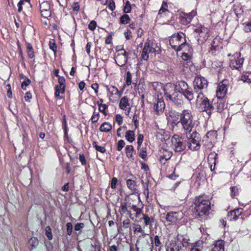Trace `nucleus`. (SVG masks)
<instances>
[{"label":"nucleus","instance_id":"e2e57ef3","mask_svg":"<svg viewBox=\"0 0 251 251\" xmlns=\"http://www.w3.org/2000/svg\"><path fill=\"white\" fill-rule=\"evenodd\" d=\"M67 232L69 235H71L73 231V225L71 223H67L66 224Z\"/></svg>","mask_w":251,"mask_h":251},{"label":"nucleus","instance_id":"338daca9","mask_svg":"<svg viewBox=\"0 0 251 251\" xmlns=\"http://www.w3.org/2000/svg\"><path fill=\"white\" fill-rule=\"evenodd\" d=\"M97 26V23L95 21H91L89 25H88V28L92 31H93L94 29H95Z\"/></svg>","mask_w":251,"mask_h":251},{"label":"nucleus","instance_id":"72a5a7b5","mask_svg":"<svg viewBox=\"0 0 251 251\" xmlns=\"http://www.w3.org/2000/svg\"><path fill=\"white\" fill-rule=\"evenodd\" d=\"M240 79L244 82H251V72H246L241 75Z\"/></svg>","mask_w":251,"mask_h":251},{"label":"nucleus","instance_id":"2f4dec72","mask_svg":"<svg viewBox=\"0 0 251 251\" xmlns=\"http://www.w3.org/2000/svg\"><path fill=\"white\" fill-rule=\"evenodd\" d=\"M125 138L130 143H132L135 140V134L133 130H127L125 134Z\"/></svg>","mask_w":251,"mask_h":251},{"label":"nucleus","instance_id":"4468645a","mask_svg":"<svg viewBox=\"0 0 251 251\" xmlns=\"http://www.w3.org/2000/svg\"><path fill=\"white\" fill-rule=\"evenodd\" d=\"M41 16L44 18H48L51 16L50 4L48 1H44L40 6Z\"/></svg>","mask_w":251,"mask_h":251},{"label":"nucleus","instance_id":"b1692460","mask_svg":"<svg viewBox=\"0 0 251 251\" xmlns=\"http://www.w3.org/2000/svg\"><path fill=\"white\" fill-rule=\"evenodd\" d=\"M224 241L223 240L217 241L210 251H224Z\"/></svg>","mask_w":251,"mask_h":251},{"label":"nucleus","instance_id":"4be33fe9","mask_svg":"<svg viewBox=\"0 0 251 251\" xmlns=\"http://www.w3.org/2000/svg\"><path fill=\"white\" fill-rule=\"evenodd\" d=\"M119 107L125 111H126L127 109H131L128 99L126 97H124L120 100Z\"/></svg>","mask_w":251,"mask_h":251},{"label":"nucleus","instance_id":"c85d7f7f","mask_svg":"<svg viewBox=\"0 0 251 251\" xmlns=\"http://www.w3.org/2000/svg\"><path fill=\"white\" fill-rule=\"evenodd\" d=\"M65 88L62 87L58 85H56L55 87V97L58 98L59 99H62V97L60 96L61 94L65 93Z\"/></svg>","mask_w":251,"mask_h":251},{"label":"nucleus","instance_id":"680f3d73","mask_svg":"<svg viewBox=\"0 0 251 251\" xmlns=\"http://www.w3.org/2000/svg\"><path fill=\"white\" fill-rule=\"evenodd\" d=\"M118 182V179L116 177H113L111 181V183L110 184V187L113 189H115L116 188V185Z\"/></svg>","mask_w":251,"mask_h":251},{"label":"nucleus","instance_id":"13d9d810","mask_svg":"<svg viewBox=\"0 0 251 251\" xmlns=\"http://www.w3.org/2000/svg\"><path fill=\"white\" fill-rule=\"evenodd\" d=\"M192 53L183 52L182 54L181 57L183 60L188 61L191 59V54Z\"/></svg>","mask_w":251,"mask_h":251},{"label":"nucleus","instance_id":"1a4fd4ad","mask_svg":"<svg viewBox=\"0 0 251 251\" xmlns=\"http://www.w3.org/2000/svg\"><path fill=\"white\" fill-rule=\"evenodd\" d=\"M171 142L172 147L176 152H181L186 147V142L178 135H174L171 139Z\"/></svg>","mask_w":251,"mask_h":251},{"label":"nucleus","instance_id":"6ab92c4d","mask_svg":"<svg viewBox=\"0 0 251 251\" xmlns=\"http://www.w3.org/2000/svg\"><path fill=\"white\" fill-rule=\"evenodd\" d=\"M203 244L202 240H198L193 243H188V247L190 251H202Z\"/></svg>","mask_w":251,"mask_h":251},{"label":"nucleus","instance_id":"052dcab7","mask_svg":"<svg viewBox=\"0 0 251 251\" xmlns=\"http://www.w3.org/2000/svg\"><path fill=\"white\" fill-rule=\"evenodd\" d=\"M125 146V142L123 140H120L118 141L117 144V150L120 151Z\"/></svg>","mask_w":251,"mask_h":251},{"label":"nucleus","instance_id":"a19ab883","mask_svg":"<svg viewBox=\"0 0 251 251\" xmlns=\"http://www.w3.org/2000/svg\"><path fill=\"white\" fill-rule=\"evenodd\" d=\"M97 104L99 105V110L103 113L105 116L107 115V113L105 111L106 109L108 108V105L106 104L100 103L99 101L97 102Z\"/></svg>","mask_w":251,"mask_h":251},{"label":"nucleus","instance_id":"09e8293b","mask_svg":"<svg viewBox=\"0 0 251 251\" xmlns=\"http://www.w3.org/2000/svg\"><path fill=\"white\" fill-rule=\"evenodd\" d=\"M235 213H236V212H234L233 210L228 212L227 215V219L231 221L237 220V216H236Z\"/></svg>","mask_w":251,"mask_h":251},{"label":"nucleus","instance_id":"0e129e2a","mask_svg":"<svg viewBox=\"0 0 251 251\" xmlns=\"http://www.w3.org/2000/svg\"><path fill=\"white\" fill-rule=\"evenodd\" d=\"M58 83L59 85L58 86L62 87H66L65 86V79L63 76H59L58 77Z\"/></svg>","mask_w":251,"mask_h":251},{"label":"nucleus","instance_id":"bb28decb","mask_svg":"<svg viewBox=\"0 0 251 251\" xmlns=\"http://www.w3.org/2000/svg\"><path fill=\"white\" fill-rule=\"evenodd\" d=\"M198 94L196 100V103L197 105H200L203 103V101H206L208 100L207 98L205 97L202 91L196 92Z\"/></svg>","mask_w":251,"mask_h":251},{"label":"nucleus","instance_id":"69168bd1","mask_svg":"<svg viewBox=\"0 0 251 251\" xmlns=\"http://www.w3.org/2000/svg\"><path fill=\"white\" fill-rule=\"evenodd\" d=\"M244 30L246 32L251 31V22L245 23Z\"/></svg>","mask_w":251,"mask_h":251},{"label":"nucleus","instance_id":"dca6fc26","mask_svg":"<svg viewBox=\"0 0 251 251\" xmlns=\"http://www.w3.org/2000/svg\"><path fill=\"white\" fill-rule=\"evenodd\" d=\"M165 107V104L162 99L158 98L155 100L153 107L155 114L158 115L162 114L164 111Z\"/></svg>","mask_w":251,"mask_h":251},{"label":"nucleus","instance_id":"de8ad7c7","mask_svg":"<svg viewBox=\"0 0 251 251\" xmlns=\"http://www.w3.org/2000/svg\"><path fill=\"white\" fill-rule=\"evenodd\" d=\"M131 203H128L127 202L124 201L122 202L121 203V205L120 206V208L121 209V211L124 213H125L127 211V207L130 206Z\"/></svg>","mask_w":251,"mask_h":251},{"label":"nucleus","instance_id":"e433bc0d","mask_svg":"<svg viewBox=\"0 0 251 251\" xmlns=\"http://www.w3.org/2000/svg\"><path fill=\"white\" fill-rule=\"evenodd\" d=\"M126 156L129 158L133 157L132 153L134 151V147L132 145H127L125 149Z\"/></svg>","mask_w":251,"mask_h":251},{"label":"nucleus","instance_id":"ddd939ff","mask_svg":"<svg viewBox=\"0 0 251 251\" xmlns=\"http://www.w3.org/2000/svg\"><path fill=\"white\" fill-rule=\"evenodd\" d=\"M234 59L230 61L229 66L232 69H237L240 70L244 62V58H240V53H235L234 54Z\"/></svg>","mask_w":251,"mask_h":251},{"label":"nucleus","instance_id":"6e6552de","mask_svg":"<svg viewBox=\"0 0 251 251\" xmlns=\"http://www.w3.org/2000/svg\"><path fill=\"white\" fill-rule=\"evenodd\" d=\"M129 53L123 48L116 50L115 54V61L116 64L120 67L124 66L128 59Z\"/></svg>","mask_w":251,"mask_h":251},{"label":"nucleus","instance_id":"603ef678","mask_svg":"<svg viewBox=\"0 0 251 251\" xmlns=\"http://www.w3.org/2000/svg\"><path fill=\"white\" fill-rule=\"evenodd\" d=\"M49 47L50 49H51L53 51L54 54H55L57 51V46L54 40H50L49 42Z\"/></svg>","mask_w":251,"mask_h":251},{"label":"nucleus","instance_id":"20e7f679","mask_svg":"<svg viewBox=\"0 0 251 251\" xmlns=\"http://www.w3.org/2000/svg\"><path fill=\"white\" fill-rule=\"evenodd\" d=\"M187 138V144L188 148L191 151H197L201 147L200 142L201 141V136L196 129L192 131L190 134L186 135Z\"/></svg>","mask_w":251,"mask_h":251},{"label":"nucleus","instance_id":"0eeeda50","mask_svg":"<svg viewBox=\"0 0 251 251\" xmlns=\"http://www.w3.org/2000/svg\"><path fill=\"white\" fill-rule=\"evenodd\" d=\"M185 39V35L182 32L175 34L171 36L169 40L170 45L174 50L178 52L180 51L181 43H183Z\"/></svg>","mask_w":251,"mask_h":251},{"label":"nucleus","instance_id":"bf43d9fd","mask_svg":"<svg viewBox=\"0 0 251 251\" xmlns=\"http://www.w3.org/2000/svg\"><path fill=\"white\" fill-rule=\"evenodd\" d=\"M31 83V81L28 78H26L25 80L22 83L21 87L24 90H26V87Z\"/></svg>","mask_w":251,"mask_h":251},{"label":"nucleus","instance_id":"473e14b6","mask_svg":"<svg viewBox=\"0 0 251 251\" xmlns=\"http://www.w3.org/2000/svg\"><path fill=\"white\" fill-rule=\"evenodd\" d=\"M233 9L237 17H240L243 13L242 7L239 4H234Z\"/></svg>","mask_w":251,"mask_h":251},{"label":"nucleus","instance_id":"2eb2a0df","mask_svg":"<svg viewBox=\"0 0 251 251\" xmlns=\"http://www.w3.org/2000/svg\"><path fill=\"white\" fill-rule=\"evenodd\" d=\"M196 15V12L192 11L189 13H182L180 17V22L183 25H187L192 20L193 18Z\"/></svg>","mask_w":251,"mask_h":251},{"label":"nucleus","instance_id":"412c9836","mask_svg":"<svg viewBox=\"0 0 251 251\" xmlns=\"http://www.w3.org/2000/svg\"><path fill=\"white\" fill-rule=\"evenodd\" d=\"M134 232H139L143 233L141 235L139 236V240L137 241V244H138V245H140L141 240L145 239V240L147 241V244H149V241H148V239L145 238L146 236L148 235V234L144 233V230L142 228L140 225H136L135 227L134 230Z\"/></svg>","mask_w":251,"mask_h":251},{"label":"nucleus","instance_id":"a211bd4d","mask_svg":"<svg viewBox=\"0 0 251 251\" xmlns=\"http://www.w3.org/2000/svg\"><path fill=\"white\" fill-rule=\"evenodd\" d=\"M212 102L213 105H214V112L215 111L221 112L224 110L225 105L223 99H214Z\"/></svg>","mask_w":251,"mask_h":251},{"label":"nucleus","instance_id":"c03bdc74","mask_svg":"<svg viewBox=\"0 0 251 251\" xmlns=\"http://www.w3.org/2000/svg\"><path fill=\"white\" fill-rule=\"evenodd\" d=\"M27 53L29 58H33L34 57V51L30 44H28L27 47Z\"/></svg>","mask_w":251,"mask_h":251},{"label":"nucleus","instance_id":"4c0bfd02","mask_svg":"<svg viewBox=\"0 0 251 251\" xmlns=\"http://www.w3.org/2000/svg\"><path fill=\"white\" fill-rule=\"evenodd\" d=\"M126 84L128 86L131 85L132 83L135 84V85L137 84V82H135L134 80L133 82L132 81V74L129 71L126 72Z\"/></svg>","mask_w":251,"mask_h":251},{"label":"nucleus","instance_id":"864d4df0","mask_svg":"<svg viewBox=\"0 0 251 251\" xmlns=\"http://www.w3.org/2000/svg\"><path fill=\"white\" fill-rule=\"evenodd\" d=\"M45 231L46 235L48 237V239L49 240H51L52 239V234L51 232V228L49 226H48L46 227Z\"/></svg>","mask_w":251,"mask_h":251},{"label":"nucleus","instance_id":"4d7b16f0","mask_svg":"<svg viewBox=\"0 0 251 251\" xmlns=\"http://www.w3.org/2000/svg\"><path fill=\"white\" fill-rule=\"evenodd\" d=\"M62 122H63V127L64 130V135H65V136L66 137L68 135V129H67V122H66V117H65V115L63 116V119Z\"/></svg>","mask_w":251,"mask_h":251},{"label":"nucleus","instance_id":"f3484780","mask_svg":"<svg viewBox=\"0 0 251 251\" xmlns=\"http://www.w3.org/2000/svg\"><path fill=\"white\" fill-rule=\"evenodd\" d=\"M200 106L201 110L205 112L209 116L214 112L213 102H210L208 100L206 101H203V103Z\"/></svg>","mask_w":251,"mask_h":251},{"label":"nucleus","instance_id":"39448f33","mask_svg":"<svg viewBox=\"0 0 251 251\" xmlns=\"http://www.w3.org/2000/svg\"><path fill=\"white\" fill-rule=\"evenodd\" d=\"M209 29L201 25H198L194 30V33L197 36V41L199 43H204L209 37Z\"/></svg>","mask_w":251,"mask_h":251},{"label":"nucleus","instance_id":"f257e3e1","mask_svg":"<svg viewBox=\"0 0 251 251\" xmlns=\"http://www.w3.org/2000/svg\"><path fill=\"white\" fill-rule=\"evenodd\" d=\"M189 86L184 81H178L176 85L167 83L164 87L165 96L167 99L170 100L177 106L183 103L182 93Z\"/></svg>","mask_w":251,"mask_h":251},{"label":"nucleus","instance_id":"9b49d317","mask_svg":"<svg viewBox=\"0 0 251 251\" xmlns=\"http://www.w3.org/2000/svg\"><path fill=\"white\" fill-rule=\"evenodd\" d=\"M166 119L168 122L171 123L175 125L179 123L180 114L176 111L172 109L167 110L165 113Z\"/></svg>","mask_w":251,"mask_h":251},{"label":"nucleus","instance_id":"79ce46f5","mask_svg":"<svg viewBox=\"0 0 251 251\" xmlns=\"http://www.w3.org/2000/svg\"><path fill=\"white\" fill-rule=\"evenodd\" d=\"M100 117L99 112L96 111V108L94 109L93 115L91 117V120L92 123H97Z\"/></svg>","mask_w":251,"mask_h":251},{"label":"nucleus","instance_id":"c756f323","mask_svg":"<svg viewBox=\"0 0 251 251\" xmlns=\"http://www.w3.org/2000/svg\"><path fill=\"white\" fill-rule=\"evenodd\" d=\"M126 183L127 187L130 190L133 192H135L136 190V182L135 180H132L131 179H127L126 180Z\"/></svg>","mask_w":251,"mask_h":251},{"label":"nucleus","instance_id":"a878e982","mask_svg":"<svg viewBox=\"0 0 251 251\" xmlns=\"http://www.w3.org/2000/svg\"><path fill=\"white\" fill-rule=\"evenodd\" d=\"M181 47L179 48L180 51L182 50L183 52L192 53L193 49L191 46L186 43V40H184L183 43H181Z\"/></svg>","mask_w":251,"mask_h":251},{"label":"nucleus","instance_id":"5fc2aeb1","mask_svg":"<svg viewBox=\"0 0 251 251\" xmlns=\"http://www.w3.org/2000/svg\"><path fill=\"white\" fill-rule=\"evenodd\" d=\"M143 215V219L144 221V223L146 226H148L151 224V222H152L153 219H152V220L151 219V218L148 216L147 215H145L144 214H142Z\"/></svg>","mask_w":251,"mask_h":251},{"label":"nucleus","instance_id":"cd10ccee","mask_svg":"<svg viewBox=\"0 0 251 251\" xmlns=\"http://www.w3.org/2000/svg\"><path fill=\"white\" fill-rule=\"evenodd\" d=\"M112 125L108 122H104L100 127V130L101 132H108L112 129Z\"/></svg>","mask_w":251,"mask_h":251},{"label":"nucleus","instance_id":"9d476101","mask_svg":"<svg viewBox=\"0 0 251 251\" xmlns=\"http://www.w3.org/2000/svg\"><path fill=\"white\" fill-rule=\"evenodd\" d=\"M207 80L201 75L196 76L193 82L194 89L195 92L202 91L203 89L207 88Z\"/></svg>","mask_w":251,"mask_h":251},{"label":"nucleus","instance_id":"8fccbe9b","mask_svg":"<svg viewBox=\"0 0 251 251\" xmlns=\"http://www.w3.org/2000/svg\"><path fill=\"white\" fill-rule=\"evenodd\" d=\"M130 19L128 15L124 14L120 18V22L122 24H126L130 22Z\"/></svg>","mask_w":251,"mask_h":251},{"label":"nucleus","instance_id":"393cba45","mask_svg":"<svg viewBox=\"0 0 251 251\" xmlns=\"http://www.w3.org/2000/svg\"><path fill=\"white\" fill-rule=\"evenodd\" d=\"M215 134V133L214 131H210L209 132H208L206 135L203 137V139L202 140V142H209V144L206 145V143L204 144V146H207V147L208 148H211L213 146V145L212 144V141H211V140H212V138H211V136L213 135H214Z\"/></svg>","mask_w":251,"mask_h":251},{"label":"nucleus","instance_id":"774afa93","mask_svg":"<svg viewBox=\"0 0 251 251\" xmlns=\"http://www.w3.org/2000/svg\"><path fill=\"white\" fill-rule=\"evenodd\" d=\"M108 7L111 11H113L115 8V2L113 0H109L108 1Z\"/></svg>","mask_w":251,"mask_h":251},{"label":"nucleus","instance_id":"7ed1b4c3","mask_svg":"<svg viewBox=\"0 0 251 251\" xmlns=\"http://www.w3.org/2000/svg\"><path fill=\"white\" fill-rule=\"evenodd\" d=\"M195 212L199 217L206 216L210 208L209 198L206 195H201L196 198L195 201Z\"/></svg>","mask_w":251,"mask_h":251},{"label":"nucleus","instance_id":"6e6d98bb","mask_svg":"<svg viewBox=\"0 0 251 251\" xmlns=\"http://www.w3.org/2000/svg\"><path fill=\"white\" fill-rule=\"evenodd\" d=\"M139 156L142 159L145 160L147 157V151L146 148H142L140 149Z\"/></svg>","mask_w":251,"mask_h":251},{"label":"nucleus","instance_id":"ea45409f","mask_svg":"<svg viewBox=\"0 0 251 251\" xmlns=\"http://www.w3.org/2000/svg\"><path fill=\"white\" fill-rule=\"evenodd\" d=\"M168 5L166 2H164L162 5V6L158 12V15H162L164 14L166 15L169 12V11L167 9Z\"/></svg>","mask_w":251,"mask_h":251},{"label":"nucleus","instance_id":"f704fd0d","mask_svg":"<svg viewBox=\"0 0 251 251\" xmlns=\"http://www.w3.org/2000/svg\"><path fill=\"white\" fill-rule=\"evenodd\" d=\"M106 89L110 94V97L114 95H118L119 94V91L115 86L112 85L107 86Z\"/></svg>","mask_w":251,"mask_h":251},{"label":"nucleus","instance_id":"423d86ee","mask_svg":"<svg viewBox=\"0 0 251 251\" xmlns=\"http://www.w3.org/2000/svg\"><path fill=\"white\" fill-rule=\"evenodd\" d=\"M184 238L181 235H177L176 238L169 242L166 247V251H183V247L184 244L183 243Z\"/></svg>","mask_w":251,"mask_h":251},{"label":"nucleus","instance_id":"f03ea898","mask_svg":"<svg viewBox=\"0 0 251 251\" xmlns=\"http://www.w3.org/2000/svg\"><path fill=\"white\" fill-rule=\"evenodd\" d=\"M179 123L181 124L182 129L186 135L190 134L196 129L197 125L194 120L192 111L190 109L183 110L180 113Z\"/></svg>","mask_w":251,"mask_h":251},{"label":"nucleus","instance_id":"aec40b11","mask_svg":"<svg viewBox=\"0 0 251 251\" xmlns=\"http://www.w3.org/2000/svg\"><path fill=\"white\" fill-rule=\"evenodd\" d=\"M227 86L223 83H220L216 91L217 98L223 99L226 93Z\"/></svg>","mask_w":251,"mask_h":251},{"label":"nucleus","instance_id":"f8f14e48","mask_svg":"<svg viewBox=\"0 0 251 251\" xmlns=\"http://www.w3.org/2000/svg\"><path fill=\"white\" fill-rule=\"evenodd\" d=\"M183 217V213L181 211L170 212L166 216V220L169 224H176Z\"/></svg>","mask_w":251,"mask_h":251},{"label":"nucleus","instance_id":"5701e85b","mask_svg":"<svg viewBox=\"0 0 251 251\" xmlns=\"http://www.w3.org/2000/svg\"><path fill=\"white\" fill-rule=\"evenodd\" d=\"M182 99H183V96L185 97L188 100L191 101L194 98V93L191 87H188V89H186L182 93Z\"/></svg>","mask_w":251,"mask_h":251},{"label":"nucleus","instance_id":"7c9ffc66","mask_svg":"<svg viewBox=\"0 0 251 251\" xmlns=\"http://www.w3.org/2000/svg\"><path fill=\"white\" fill-rule=\"evenodd\" d=\"M18 11L20 13L23 10V6H31L30 0H20L18 3Z\"/></svg>","mask_w":251,"mask_h":251},{"label":"nucleus","instance_id":"58836bf2","mask_svg":"<svg viewBox=\"0 0 251 251\" xmlns=\"http://www.w3.org/2000/svg\"><path fill=\"white\" fill-rule=\"evenodd\" d=\"M148 47L145 44L144 48L143 49L142 54H141V57L143 60H148L149 57V54L150 53L148 50Z\"/></svg>","mask_w":251,"mask_h":251},{"label":"nucleus","instance_id":"a18cd8bd","mask_svg":"<svg viewBox=\"0 0 251 251\" xmlns=\"http://www.w3.org/2000/svg\"><path fill=\"white\" fill-rule=\"evenodd\" d=\"M93 146L96 150L98 151H99L101 153H104L106 151L105 148L103 146H99L97 144L96 142H93Z\"/></svg>","mask_w":251,"mask_h":251},{"label":"nucleus","instance_id":"49530a36","mask_svg":"<svg viewBox=\"0 0 251 251\" xmlns=\"http://www.w3.org/2000/svg\"><path fill=\"white\" fill-rule=\"evenodd\" d=\"M162 153V154L160 156L163 157L166 160H169L172 155V152L166 150H163Z\"/></svg>","mask_w":251,"mask_h":251},{"label":"nucleus","instance_id":"37998d69","mask_svg":"<svg viewBox=\"0 0 251 251\" xmlns=\"http://www.w3.org/2000/svg\"><path fill=\"white\" fill-rule=\"evenodd\" d=\"M234 212H236L235 215L237 216L238 220H243L244 217L243 216V209L241 208H237L233 210Z\"/></svg>","mask_w":251,"mask_h":251},{"label":"nucleus","instance_id":"3c124183","mask_svg":"<svg viewBox=\"0 0 251 251\" xmlns=\"http://www.w3.org/2000/svg\"><path fill=\"white\" fill-rule=\"evenodd\" d=\"M230 196L232 198H234L235 196L238 195L239 189L237 186H232L230 187Z\"/></svg>","mask_w":251,"mask_h":251},{"label":"nucleus","instance_id":"c9c22d12","mask_svg":"<svg viewBox=\"0 0 251 251\" xmlns=\"http://www.w3.org/2000/svg\"><path fill=\"white\" fill-rule=\"evenodd\" d=\"M38 245V240L36 237H31L28 241V245L29 246V249L30 250H33V248L37 246Z\"/></svg>","mask_w":251,"mask_h":251}]
</instances>
